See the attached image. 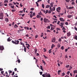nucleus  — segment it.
<instances>
[{"label": "nucleus", "instance_id": "22", "mask_svg": "<svg viewBox=\"0 0 77 77\" xmlns=\"http://www.w3.org/2000/svg\"><path fill=\"white\" fill-rule=\"evenodd\" d=\"M74 74H75V73H77V70H75L73 71Z\"/></svg>", "mask_w": 77, "mask_h": 77}, {"label": "nucleus", "instance_id": "16", "mask_svg": "<svg viewBox=\"0 0 77 77\" xmlns=\"http://www.w3.org/2000/svg\"><path fill=\"white\" fill-rule=\"evenodd\" d=\"M9 38H10V37H9L8 39H7V41L8 42H9L11 41V40L9 39Z\"/></svg>", "mask_w": 77, "mask_h": 77}, {"label": "nucleus", "instance_id": "38", "mask_svg": "<svg viewBox=\"0 0 77 77\" xmlns=\"http://www.w3.org/2000/svg\"><path fill=\"white\" fill-rule=\"evenodd\" d=\"M48 52L50 54V53H51V49H50L49 51H48Z\"/></svg>", "mask_w": 77, "mask_h": 77}, {"label": "nucleus", "instance_id": "9", "mask_svg": "<svg viewBox=\"0 0 77 77\" xmlns=\"http://www.w3.org/2000/svg\"><path fill=\"white\" fill-rule=\"evenodd\" d=\"M5 22L8 23V22H9V19L8 18H6L5 19Z\"/></svg>", "mask_w": 77, "mask_h": 77}, {"label": "nucleus", "instance_id": "33", "mask_svg": "<svg viewBox=\"0 0 77 77\" xmlns=\"http://www.w3.org/2000/svg\"><path fill=\"white\" fill-rule=\"evenodd\" d=\"M65 1L67 2V3H69V1H70V0H65Z\"/></svg>", "mask_w": 77, "mask_h": 77}, {"label": "nucleus", "instance_id": "6", "mask_svg": "<svg viewBox=\"0 0 77 77\" xmlns=\"http://www.w3.org/2000/svg\"><path fill=\"white\" fill-rule=\"evenodd\" d=\"M60 7H58V8H57V11L58 12H60Z\"/></svg>", "mask_w": 77, "mask_h": 77}, {"label": "nucleus", "instance_id": "13", "mask_svg": "<svg viewBox=\"0 0 77 77\" xmlns=\"http://www.w3.org/2000/svg\"><path fill=\"white\" fill-rule=\"evenodd\" d=\"M55 47V45H54V44H52L51 46V48L53 49V47Z\"/></svg>", "mask_w": 77, "mask_h": 77}, {"label": "nucleus", "instance_id": "36", "mask_svg": "<svg viewBox=\"0 0 77 77\" xmlns=\"http://www.w3.org/2000/svg\"><path fill=\"white\" fill-rule=\"evenodd\" d=\"M66 68H68L69 67V65H67L66 66Z\"/></svg>", "mask_w": 77, "mask_h": 77}, {"label": "nucleus", "instance_id": "34", "mask_svg": "<svg viewBox=\"0 0 77 77\" xmlns=\"http://www.w3.org/2000/svg\"><path fill=\"white\" fill-rule=\"evenodd\" d=\"M18 62V63H20V62H21V61H20V59H19L17 61H16V62Z\"/></svg>", "mask_w": 77, "mask_h": 77}, {"label": "nucleus", "instance_id": "61", "mask_svg": "<svg viewBox=\"0 0 77 77\" xmlns=\"http://www.w3.org/2000/svg\"><path fill=\"white\" fill-rule=\"evenodd\" d=\"M42 2V0H38L37 2Z\"/></svg>", "mask_w": 77, "mask_h": 77}, {"label": "nucleus", "instance_id": "42", "mask_svg": "<svg viewBox=\"0 0 77 77\" xmlns=\"http://www.w3.org/2000/svg\"><path fill=\"white\" fill-rule=\"evenodd\" d=\"M49 9L51 11H52V8H51V6L49 7Z\"/></svg>", "mask_w": 77, "mask_h": 77}, {"label": "nucleus", "instance_id": "15", "mask_svg": "<svg viewBox=\"0 0 77 77\" xmlns=\"http://www.w3.org/2000/svg\"><path fill=\"white\" fill-rule=\"evenodd\" d=\"M40 69L42 71H44V69L42 68V66H40Z\"/></svg>", "mask_w": 77, "mask_h": 77}, {"label": "nucleus", "instance_id": "40", "mask_svg": "<svg viewBox=\"0 0 77 77\" xmlns=\"http://www.w3.org/2000/svg\"><path fill=\"white\" fill-rule=\"evenodd\" d=\"M35 38L36 39V38H38V35H36L35 36Z\"/></svg>", "mask_w": 77, "mask_h": 77}, {"label": "nucleus", "instance_id": "20", "mask_svg": "<svg viewBox=\"0 0 77 77\" xmlns=\"http://www.w3.org/2000/svg\"><path fill=\"white\" fill-rule=\"evenodd\" d=\"M34 51H35V52H34L35 53H36L37 51V49H35L34 50Z\"/></svg>", "mask_w": 77, "mask_h": 77}, {"label": "nucleus", "instance_id": "50", "mask_svg": "<svg viewBox=\"0 0 77 77\" xmlns=\"http://www.w3.org/2000/svg\"><path fill=\"white\" fill-rule=\"evenodd\" d=\"M24 51L25 52H26V48H24Z\"/></svg>", "mask_w": 77, "mask_h": 77}, {"label": "nucleus", "instance_id": "57", "mask_svg": "<svg viewBox=\"0 0 77 77\" xmlns=\"http://www.w3.org/2000/svg\"><path fill=\"white\" fill-rule=\"evenodd\" d=\"M4 6H7V5H8L7 4H4Z\"/></svg>", "mask_w": 77, "mask_h": 77}, {"label": "nucleus", "instance_id": "41", "mask_svg": "<svg viewBox=\"0 0 77 77\" xmlns=\"http://www.w3.org/2000/svg\"><path fill=\"white\" fill-rule=\"evenodd\" d=\"M41 11H42V12H44V13H45V11L44 10L41 9Z\"/></svg>", "mask_w": 77, "mask_h": 77}, {"label": "nucleus", "instance_id": "45", "mask_svg": "<svg viewBox=\"0 0 77 77\" xmlns=\"http://www.w3.org/2000/svg\"><path fill=\"white\" fill-rule=\"evenodd\" d=\"M61 41H62V40L61 39V38H60L58 39V41L59 42H61Z\"/></svg>", "mask_w": 77, "mask_h": 77}, {"label": "nucleus", "instance_id": "25", "mask_svg": "<svg viewBox=\"0 0 77 77\" xmlns=\"http://www.w3.org/2000/svg\"><path fill=\"white\" fill-rule=\"evenodd\" d=\"M43 36H44V33H43V32H42L41 33V37H43Z\"/></svg>", "mask_w": 77, "mask_h": 77}, {"label": "nucleus", "instance_id": "63", "mask_svg": "<svg viewBox=\"0 0 77 77\" xmlns=\"http://www.w3.org/2000/svg\"><path fill=\"white\" fill-rule=\"evenodd\" d=\"M35 13H33L32 15H33V16H35Z\"/></svg>", "mask_w": 77, "mask_h": 77}, {"label": "nucleus", "instance_id": "47", "mask_svg": "<svg viewBox=\"0 0 77 77\" xmlns=\"http://www.w3.org/2000/svg\"><path fill=\"white\" fill-rule=\"evenodd\" d=\"M74 29H75V30L76 31H77V28L75 27H74Z\"/></svg>", "mask_w": 77, "mask_h": 77}, {"label": "nucleus", "instance_id": "55", "mask_svg": "<svg viewBox=\"0 0 77 77\" xmlns=\"http://www.w3.org/2000/svg\"><path fill=\"white\" fill-rule=\"evenodd\" d=\"M63 15V14L62 13H60L59 15H61V16H62Z\"/></svg>", "mask_w": 77, "mask_h": 77}, {"label": "nucleus", "instance_id": "35", "mask_svg": "<svg viewBox=\"0 0 77 77\" xmlns=\"http://www.w3.org/2000/svg\"><path fill=\"white\" fill-rule=\"evenodd\" d=\"M57 47L58 48H60V44L59 43H58L57 45Z\"/></svg>", "mask_w": 77, "mask_h": 77}, {"label": "nucleus", "instance_id": "46", "mask_svg": "<svg viewBox=\"0 0 77 77\" xmlns=\"http://www.w3.org/2000/svg\"><path fill=\"white\" fill-rule=\"evenodd\" d=\"M47 29H50V26H48L47 27Z\"/></svg>", "mask_w": 77, "mask_h": 77}, {"label": "nucleus", "instance_id": "32", "mask_svg": "<svg viewBox=\"0 0 77 77\" xmlns=\"http://www.w3.org/2000/svg\"><path fill=\"white\" fill-rule=\"evenodd\" d=\"M8 3V0L4 1V3Z\"/></svg>", "mask_w": 77, "mask_h": 77}, {"label": "nucleus", "instance_id": "60", "mask_svg": "<svg viewBox=\"0 0 77 77\" xmlns=\"http://www.w3.org/2000/svg\"><path fill=\"white\" fill-rule=\"evenodd\" d=\"M43 50H44V51H45V52L46 51V49H45V48H44L43 49Z\"/></svg>", "mask_w": 77, "mask_h": 77}, {"label": "nucleus", "instance_id": "23", "mask_svg": "<svg viewBox=\"0 0 77 77\" xmlns=\"http://www.w3.org/2000/svg\"><path fill=\"white\" fill-rule=\"evenodd\" d=\"M64 47L63 46H62L61 47V50H63L64 49Z\"/></svg>", "mask_w": 77, "mask_h": 77}, {"label": "nucleus", "instance_id": "29", "mask_svg": "<svg viewBox=\"0 0 77 77\" xmlns=\"http://www.w3.org/2000/svg\"><path fill=\"white\" fill-rule=\"evenodd\" d=\"M60 26H63V23H60Z\"/></svg>", "mask_w": 77, "mask_h": 77}, {"label": "nucleus", "instance_id": "64", "mask_svg": "<svg viewBox=\"0 0 77 77\" xmlns=\"http://www.w3.org/2000/svg\"><path fill=\"white\" fill-rule=\"evenodd\" d=\"M62 30H66V29H65L64 27H63L62 29Z\"/></svg>", "mask_w": 77, "mask_h": 77}, {"label": "nucleus", "instance_id": "39", "mask_svg": "<svg viewBox=\"0 0 77 77\" xmlns=\"http://www.w3.org/2000/svg\"><path fill=\"white\" fill-rule=\"evenodd\" d=\"M69 73H70V71H68L67 72V75H69Z\"/></svg>", "mask_w": 77, "mask_h": 77}, {"label": "nucleus", "instance_id": "62", "mask_svg": "<svg viewBox=\"0 0 77 77\" xmlns=\"http://www.w3.org/2000/svg\"><path fill=\"white\" fill-rule=\"evenodd\" d=\"M37 17L38 18H39V15H37Z\"/></svg>", "mask_w": 77, "mask_h": 77}, {"label": "nucleus", "instance_id": "4", "mask_svg": "<svg viewBox=\"0 0 77 77\" xmlns=\"http://www.w3.org/2000/svg\"><path fill=\"white\" fill-rule=\"evenodd\" d=\"M0 20H3V13H0Z\"/></svg>", "mask_w": 77, "mask_h": 77}, {"label": "nucleus", "instance_id": "49", "mask_svg": "<svg viewBox=\"0 0 77 77\" xmlns=\"http://www.w3.org/2000/svg\"><path fill=\"white\" fill-rule=\"evenodd\" d=\"M30 16L31 18H32V17H33V16L32 15V14H30Z\"/></svg>", "mask_w": 77, "mask_h": 77}, {"label": "nucleus", "instance_id": "7", "mask_svg": "<svg viewBox=\"0 0 77 77\" xmlns=\"http://www.w3.org/2000/svg\"><path fill=\"white\" fill-rule=\"evenodd\" d=\"M0 50H4V47L3 46H0Z\"/></svg>", "mask_w": 77, "mask_h": 77}, {"label": "nucleus", "instance_id": "17", "mask_svg": "<svg viewBox=\"0 0 77 77\" xmlns=\"http://www.w3.org/2000/svg\"><path fill=\"white\" fill-rule=\"evenodd\" d=\"M50 7V5H47L46 6L45 8H49V7Z\"/></svg>", "mask_w": 77, "mask_h": 77}, {"label": "nucleus", "instance_id": "51", "mask_svg": "<svg viewBox=\"0 0 77 77\" xmlns=\"http://www.w3.org/2000/svg\"><path fill=\"white\" fill-rule=\"evenodd\" d=\"M65 24L67 25H68V23L67 22H66L65 23Z\"/></svg>", "mask_w": 77, "mask_h": 77}, {"label": "nucleus", "instance_id": "24", "mask_svg": "<svg viewBox=\"0 0 77 77\" xmlns=\"http://www.w3.org/2000/svg\"><path fill=\"white\" fill-rule=\"evenodd\" d=\"M15 11H16V10L15 9H13L11 10V12H15Z\"/></svg>", "mask_w": 77, "mask_h": 77}, {"label": "nucleus", "instance_id": "58", "mask_svg": "<svg viewBox=\"0 0 77 77\" xmlns=\"http://www.w3.org/2000/svg\"><path fill=\"white\" fill-rule=\"evenodd\" d=\"M1 74H3V73H4V71H2L1 72Z\"/></svg>", "mask_w": 77, "mask_h": 77}, {"label": "nucleus", "instance_id": "3", "mask_svg": "<svg viewBox=\"0 0 77 77\" xmlns=\"http://www.w3.org/2000/svg\"><path fill=\"white\" fill-rule=\"evenodd\" d=\"M44 22L45 23H50V20H48V19L46 18H45L44 19Z\"/></svg>", "mask_w": 77, "mask_h": 77}, {"label": "nucleus", "instance_id": "59", "mask_svg": "<svg viewBox=\"0 0 77 77\" xmlns=\"http://www.w3.org/2000/svg\"><path fill=\"white\" fill-rule=\"evenodd\" d=\"M75 38L76 39V40H77V35L75 37Z\"/></svg>", "mask_w": 77, "mask_h": 77}, {"label": "nucleus", "instance_id": "31", "mask_svg": "<svg viewBox=\"0 0 77 77\" xmlns=\"http://www.w3.org/2000/svg\"><path fill=\"white\" fill-rule=\"evenodd\" d=\"M72 16L71 15H69L68 16V18H71V17H72Z\"/></svg>", "mask_w": 77, "mask_h": 77}, {"label": "nucleus", "instance_id": "11", "mask_svg": "<svg viewBox=\"0 0 77 77\" xmlns=\"http://www.w3.org/2000/svg\"><path fill=\"white\" fill-rule=\"evenodd\" d=\"M53 5H54V2H51L50 4V6L51 7H53Z\"/></svg>", "mask_w": 77, "mask_h": 77}, {"label": "nucleus", "instance_id": "1", "mask_svg": "<svg viewBox=\"0 0 77 77\" xmlns=\"http://www.w3.org/2000/svg\"><path fill=\"white\" fill-rule=\"evenodd\" d=\"M43 77H51L50 74H47V72H45L44 74L42 75Z\"/></svg>", "mask_w": 77, "mask_h": 77}, {"label": "nucleus", "instance_id": "10", "mask_svg": "<svg viewBox=\"0 0 77 77\" xmlns=\"http://www.w3.org/2000/svg\"><path fill=\"white\" fill-rule=\"evenodd\" d=\"M60 20L61 21H65V20L63 19V18H60Z\"/></svg>", "mask_w": 77, "mask_h": 77}, {"label": "nucleus", "instance_id": "26", "mask_svg": "<svg viewBox=\"0 0 77 77\" xmlns=\"http://www.w3.org/2000/svg\"><path fill=\"white\" fill-rule=\"evenodd\" d=\"M42 63H44V65H45V61H44V60H42Z\"/></svg>", "mask_w": 77, "mask_h": 77}, {"label": "nucleus", "instance_id": "28", "mask_svg": "<svg viewBox=\"0 0 77 77\" xmlns=\"http://www.w3.org/2000/svg\"><path fill=\"white\" fill-rule=\"evenodd\" d=\"M54 28L53 27H51V30H54Z\"/></svg>", "mask_w": 77, "mask_h": 77}, {"label": "nucleus", "instance_id": "19", "mask_svg": "<svg viewBox=\"0 0 77 77\" xmlns=\"http://www.w3.org/2000/svg\"><path fill=\"white\" fill-rule=\"evenodd\" d=\"M11 8H12V9H15V8H14V5L13 6L11 5Z\"/></svg>", "mask_w": 77, "mask_h": 77}, {"label": "nucleus", "instance_id": "48", "mask_svg": "<svg viewBox=\"0 0 77 77\" xmlns=\"http://www.w3.org/2000/svg\"><path fill=\"white\" fill-rule=\"evenodd\" d=\"M36 56H39V54L38 53H37V54L36 55Z\"/></svg>", "mask_w": 77, "mask_h": 77}, {"label": "nucleus", "instance_id": "2", "mask_svg": "<svg viewBox=\"0 0 77 77\" xmlns=\"http://www.w3.org/2000/svg\"><path fill=\"white\" fill-rule=\"evenodd\" d=\"M11 42L13 44H15L17 45L19 44L20 41L18 40H15L14 42V41H12Z\"/></svg>", "mask_w": 77, "mask_h": 77}, {"label": "nucleus", "instance_id": "8", "mask_svg": "<svg viewBox=\"0 0 77 77\" xmlns=\"http://www.w3.org/2000/svg\"><path fill=\"white\" fill-rule=\"evenodd\" d=\"M55 41H56V38H53L51 42H55Z\"/></svg>", "mask_w": 77, "mask_h": 77}, {"label": "nucleus", "instance_id": "27", "mask_svg": "<svg viewBox=\"0 0 77 77\" xmlns=\"http://www.w3.org/2000/svg\"><path fill=\"white\" fill-rule=\"evenodd\" d=\"M20 44L21 45H24V44L22 42H20Z\"/></svg>", "mask_w": 77, "mask_h": 77}, {"label": "nucleus", "instance_id": "21", "mask_svg": "<svg viewBox=\"0 0 77 77\" xmlns=\"http://www.w3.org/2000/svg\"><path fill=\"white\" fill-rule=\"evenodd\" d=\"M43 56H44V57L45 59H48V57H47L45 55H43Z\"/></svg>", "mask_w": 77, "mask_h": 77}, {"label": "nucleus", "instance_id": "12", "mask_svg": "<svg viewBox=\"0 0 77 77\" xmlns=\"http://www.w3.org/2000/svg\"><path fill=\"white\" fill-rule=\"evenodd\" d=\"M14 28H15V29H16V28H17V27H18V26H17V24H15L14 26Z\"/></svg>", "mask_w": 77, "mask_h": 77}, {"label": "nucleus", "instance_id": "52", "mask_svg": "<svg viewBox=\"0 0 77 77\" xmlns=\"http://www.w3.org/2000/svg\"><path fill=\"white\" fill-rule=\"evenodd\" d=\"M9 73H12V71H11L10 70H9Z\"/></svg>", "mask_w": 77, "mask_h": 77}, {"label": "nucleus", "instance_id": "53", "mask_svg": "<svg viewBox=\"0 0 77 77\" xmlns=\"http://www.w3.org/2000/svg\"><path fill=\"white\" fill-rule=\"evenodd\" d=\"M48 10H47L46 11V12L45 13V14H47V13H48Z\"/></svg>", "mask_w": 77, "mask_h": 77}, {"label": "nucleus", "instance_id": "5", "mask_svg": "<svg viewBox=\"0 0 77 77\" xmlns=\"http://www.w3.org/2000/svg\"><path fill=\"white\" fill-rule=\"evenodd\" d=\"M71 35V32H69L67 33V35L68 37H69Z\"/></svg>", "mask_w": 77, "mask_h": 77}, {"label": "nucleus", "instance_id": "30", "mask_svg": "<svg viewBox=\"0 0 77 77\" xmlns=\"http://www.w3.org/2000/svg\"><path fill=\"white\" fill-rule=\"evenodd\" d=\"M35 3H36V4L37 5V6L38 7V6H39V5H38V2H36Z\"/></svg>", "mask_w": 77, "mask_h": 77}, {"label": "nucleus", "instance_id": "54", "mask_svg": "<svg viewBox=\"0 0 77 77\" xmlns=\"http://www.w3.org/2000/svg\"><path fill=\"white\" fill-rule=\"evenodd\" d=\"M30 10L31 11H33V10H34V8H31Z\"/></svg>", "mask_w": 77, "mask_h": 77}, {"label": "nucleus", "instance_id": "18", "mask_svg": "<svg viewBox=\"0 0 77 77\" xmlns=\"http://www.w3.org/2000/svg\"><path fill=\"white\" fill-rule=\"evenodd\" d=\"M61 74H62V75H61L62 76H63L65 75V72H63V73H62Z\"/></svg>", "mask_w": 77, "mask_h": 77}, {"label": "nucleus", "instance_id": "56", "mask_svg": "<svg viewBox=\"0 0 77 77\" xmlns=\"http://www.w3.org/2000/svg\"><path fill=\"white\" fill-rule=\"evenodd\" d=\"M39 73L40 74V75H42V72H39Z\"/></svg>", "mask_w": 77, "mask_h": 77}, {"label": "nucleus", "instance_id": "44", "mask_svg": "<svg viewBox=\"0 0 77 77\" xmlns=\"http://www.w3.org/2000/svg\"><path fill=\"white\" fill-rule=\"evenodd\" d=\"M57 31H58V30H60V29L59 28H57Z\"/></svg>", "mask_w": 77, "mask_h": 77}, {"label": "nucleus", "instance_id": "43", "mask_svg": "<svg viewBox=\"0 0 77 77\" xmlns=\"http://www.w3.org/2000/svg\"><path fill=\"white\" fill-rule=\"evenodd\" d=\"M42 6L43 8H44V5L43 4H42Z\"/></svg>", "mask_w": 77, "mask_h": 77}, {"label": "nucleus", "instance_id": "37", "mask_svg": "<svg viewBox=\"0 0 77 77\" xmlns=\"http://www.w3.org/2000/svg\"><path fill=\"white\" fill-rule=\"evenodd\" d=\"M55 7H53L52 8V11H55Z\"/></svg>", "mask_w": 77, "mask_h": 77}, {"label": "nucleus", "instance_id": "14", "mask_svg": "<svg viewBox=\"0 0 77 77\" xmlns=\"http://www.w3.org/2000/svg\"><path fill=\"white\" fill-rule=\"evenodd\" d=\"M74 7H69V9H73Z\"/></svg>", "mask_w": 77, "mask_h": 77}]
</instances>
